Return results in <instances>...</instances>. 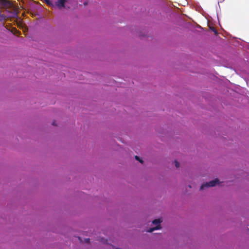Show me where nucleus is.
Instances as JSON below:
<instances>
[{
    "instance_id": "1",
    "label": "nucleus",
    "mask_w": 249,
    "mask_h": 249,
    "mask_svg": "<svg viewBox=\"0 0 249 249\" xmlns=\"http://www.w3.org/2000/svg\"><path fill=\"white\" fill-rule=\"evenodd\" d=\"M220 183L219 180L217 178H215L214 180H211L209 182H206L202 184L200 187V189L201 190L204 189L205 187H213L215 186L216 185L219 184Z\"/></svg>"
},
{
    "instance_id": "2",
    "label": "nucleus",
    "mask_w": 249,
    "mask_h": 249,
    "mask_svg": "<svg viewBox=\"0 0 249 249\" xmlns=\"http://www.w3.org/2000/svg\"><path fill=\"white\" fill-rule=\"evenodd\" d=\"M161 222V220H160V219H156L152 221V224L153 225H156L155 227L153 228H150L147 231L148 232H152L153 231L155 230H159L160 229V223Z\"/></svg>"
},
{
    "instance_id": "3",
    "label": "nucleus",
    "mask_w": 249,
    "mask_h": 249,
    "mask_svg": "<svg viewBox=\"0 0 249 249\" xmlns=\"http://www.w3.org/2000/svg\"><path fill=\"white\" fill-rule=\"evenodd\" d=\"M69 0H57L55 2V5L59 8L62 9L65 7V3H66Z\"/></svg>"
},
{
    "instance_id": "4",
    "label": "nucleus",
    "mask_w": 249,
    "mask_h": 249,
    "mask_svg": "<svg viewBox=\"0 0 249 249\" xmlns=\"http://www.w3.org/2000/svg\"><path fill=\"white\" fill-rule=\"evenodd\" d=\"M10 3L7 0H0V7L7 8L10 6Z\"/></svg>"
},
{
    "instance_id": "5",
    "label": "nucleus",
    "mask_w": 249,
    "mask_h": 249,
    "mask_svg": "<svg viewBox=\"0 0 249 249\" xmlns=\"http://www.w3.org/2000/svg\"><path fill=\"white\" fill-rule=\"evenodd\" d=\"M135 158L136 160H138L140 162L142 163L143 161L140 159L139 157H138V156H135Z\"/></svg>"
},
{
    "instance_id": "6",
    "label": "nucleus",
    "mask_w": 249,
    "mask_h": 249,
    "mask_svg": "<svg viewBox=\"0 0 249 249\" xmlns=\"http://www.w3.org/2000/svg\"><path fill=\"white\" fill-rule=\"evenodd\" d=\"M45 1L46 2V3L48 5H50V6L51 5H52V6L53 5V4H52V2L50 0H45Z\"/></svg>"
},
{
    "instance_id": "7",
    "label": "nucleus",
    "mask_w": 249,
    "mask_h": 249,
    "mask_svg": "<svg viewBox=\"0 0 249 249\" xmlns=\"http://www.w3.org/2000/svg\"><path fill=\"white\" fill-rule=\"evenodd\" d=\"M175 163L176 167L177 168L179 167V163L178 161H176V160L175 161Z\"/></svg>"
},
{
    "instance_id": "8",
    "label": "nucleus",
    "mask_w": 249,
    "mask_h": 249,
    "mask_svg": "<svg viewBox=\"0 0 249 249\" xmlns=\"http://www.w3.org/2000/svg\"><path fill=\"white\" fill-rule=\"evenodd\" d=\"M211 30L214 32V33L215 34H217V32L216 30L214 28H212Z\"/></svg>"
},
{
    "instance_id": "9",
    "label": "nucleus",
    "mask_w": 249,
    "mask_h": 249,
    "mask_svg": "<svg viewBox=\"0 0 249 249\" xmlns=\"http://www.w3.org/2000/svg\"><path fill=\"white\" fill-rule=\"evenodd\" d=\"M116 249H121L119 248H117Z\"/></svg>"
}]
</instances>
